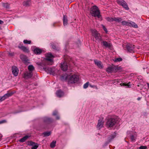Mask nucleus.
<instances>
[{
  "mask_svg": "<svg viewBox=\"0 0 149 149\" xmlns=\"http://www.w3.org/2000/svg\"><path fill=\"white\" fill-rule=\"evenodd\" d=\"M106 19L109 22H112L114 21V17H107L106 18Z\"/></svg>",
  "mask_w": 149,
  "mask_h": 149,
  "instance_id": "2f4dec72",
  "label": "nucleus"
},
{
  "mask_svg": "<svg viewBox=\"0 0 149 149\" xmlns=\"http://www.w3.org/2000/svg\"><path fill=\"white\" fill-rule=\"evenodd\" d=\"M128 26L133 27L135 28H137L138 26L134 22L129 21Z\"/></svg>",
  "mask_w": 149,
  "mask_h": 149,
  "instance_id": "aec40b11",
  "label": "nucleus"
},
{
  "mask_svg": "<svg viewBox=\"0 0 149 149\" xmlns=\"http://www.w3.org/2000/svg\"><path fill=\"white\" fill-rule=\"evenodd\" d=\"M116 120L114 118H111L109 119L107 122V126L111 127L114 125L116 123Z\"/></svg>",
  "mask_w": 149,
  "mask_h": 149,
  "instance_id": "20e7f679",
  "label": "nucleus"
},
{
  "mask_svg": "<svg viewBox=\"0 0 149 149\" xmlns=\"http://www.w3.org/2000/svg\"><path fill=\"white\" fill-rule=\"evenodd\" d=\"M103 118L100 119L98 120V123L97 126V128L99 130L100 129L103 127L104 125V121L103 120Z\"/></svg>",
  "mask_w": 149,
  "mask_h": 149,
  "instance_id": "9b49d317",
  "label": "nucleus"
},
{
  "mask_svg": "<svg viewBox=\"0 0 149 149\" xmlns=\"http://www.w3.org/2000/svg\"><path fill=\"white\" fill-rule=\"evenodd\" d=\"M92 35L94 36L96 40L99 42L102 40L101 37L99 33L95 30H92Z\"/></svg>",
  "mask_w": 149,
  "mask_h": 149,
  "instance_id": "39448f33",
  "label": "nucleus"
},
{
  "mask_svg": "<svg viewBox=\"0 0 149 149\" xmlns=\"http://www.w3.org/2000/svg\"><path fill=\"white\" fill-rule=\"evenodd\" d=\"M18 48L21 49L24 52L28 53L29 52V50L28 48L23 45H19Z\"/></svg>",
  "mask_w": 149,
  "mask_h": 149,
  "instance_id": "2eb2a0df",
  "label": "nucleus"
},
{
  "mask_svg": "<svg viewBox=\"0 0 149 149\" xmlns=\"http://www.w3.org/2000/svg\"><path fill=\"white\" fill-rule=\"evenodd\" d=\"M13 95V93H8L5 94L3 96L1 97L2 98V99L3 101L6 98L12 96Z\"/></svg>",
  "mask_w": 149,
  "mask_h": 149,
  "instance_id": "f3484780",
  "label": "nucleus"
},
{
  "mask_svg": "<svg viewBox=\"0 0 149 149\" xmlns=\"http://www.w3.org/2000/svg\"><path fill=\"white\" fill-rule=\"evenodd\" d=\"M130 139L132 141H134L135 140L136 138L134 137V136L132 135L131 136Z\"/></svg>",
  "mask_w": 149,
  "mask_h": 149,
  "instance_id": "37998d69",
  "label": "nucleus"
},
{
  "mask_svg": "<svg viewBox=\"0 0 149 149\" xmlns=\"http://www.w3.org/2000/svg\"><path fill=\"white\" fill-rule=\"evenodd\" d=\"M2 29L1 28V27L0 26V30H1Z\"/></svg>",
  "mask_w": 149,
  "mask_h": 149,
  "instance_id": "bf43d9fd",
  "label": "nucleus"
},
{
  "mask_svg": "<svg viewBox=\"0 0 149 149\" xmlns=\"http://www.w3.org/2000/svg\"><path fill=\"white\" fill-rule=\"evenodd\" d=\"M61 79L62 81H67L68 83L73 84L76 83L78 81L79 77L76 75L72 76L64 75L61 76Z\"/></svg>",
  "mask_w": 149,
  "mask_h": 149,
  "instance_id": "f257e3e1",
  "label": "nucleus"
},
{
  "mask_svg": "<svg viewBox=\"0 0 149 149\" xmlns=\"http://www.w3.org/2000/svg\"><path fill=\"white\" fill-rule=\"evenodd\" d=\"M61 68L62 70L63 71H66L68 68V65L66 62H64L63 63H61Z\"/></svg>",
  "mask_w": 149,
  "mask_h": 149,
  "instance_id": "4468645a",
  "label": "nucleus"
},
{
  "mask_svg": "<svg viewBox=\"0 0 149 149\" xmlns=\"http://www.w3.org/2000/svg\"><path fill=\"white\" fill-rule=\"evenodd\" d=\"M3 101L2 99V98L1 97H0V102H2Z\"/></svg>",
  "mask_w": 149,
  "mask_h": 149,
  "instance_id": "603ef678",
  "label": "nucleus"
},
{
  "mask_svg": "<svg viewBox=\"0 0 149 149\" xmlns=\"http://www.w3.org/2000/svg\"><path fill=\"white\" fill-rule=\"evenodd\" d=\"M88 84H89V82H87L86 83H85V84H84V86H83L84 88H87L88 86Z\"/></svg>",
  "mask_w": 149,
  "mask_h": 149,
  "instance_id": "79ce46f5",
  "label": "nucleus"
},
{
  "mask_svg": "<svg viewBox=\"0 0 149 149\" xmlns=\"http://www.w3.org/2000/svg\"><path fill=\"white\" fill-rule=\"evenodd\" d=\"M114 81H115L114 82V83L116 82H118V80H114Z\"/></svg>",
  "mask_w": 149,
  "mask_h": 149,
  "instance_id": "6e6d98bb",
  "label": "nucleus"
},
{
  "mask_svg": "<svg viewBox=\"0 0 149 149\" xmlns=\"http://www.w3.org/2000/svg\"><path fill=\"white\" fill-rule=\"evenodd\" d=\"M34 53L36 54H40L42 52L41 49L36 48L34 49L33 50Z\"/></svg>",
  "mask_w": 149,
  "mask_h": 149,
  "instance_id": "393cba45",
  "label": "nucleus"
},
{
  "mask_svg": "<svg viewBox=\"0 0 149 149\" xmlns=\"http://www.w3.org/2000/svg\"><path fill=\"white\" fill-rule=\"evenodd\" d=\"M43 121L44 122L49 124L52 122L53 121V120L52 119L49 117H45L43 118Z\"/></svg>",
  "mask_w": 149,
  "mask_h": 149,
  "instance_id": "dca6fc26",
  "label": "nucleus"
},
{
  "mask_svg": "<svg viewBox=\"0 0 149 149\" xmlns=\"http://www.w3.org/2000/svg\"><path fill=\"white\" fill-rule=\"evenodd\" d=\"M120 85L122 86H127V87H128L129 88H130L131 87L130 84V82H129L127 84H125V83H122L120 84Z\"/></svg>",
  "mask_w": 149,
  "mask_h": 149,
  "instance_id": "7c9ffc66",
  "label": "nucleus"
},
{
  "mask_svg": "<svg viewBox=\"0 0 149 149\" xmlns=\"http://www.w3.org/2000/svg\"><path fill=\"white\" fill-rule=\"evenodd\" d=\"M28 70L29 71L33 72L35 70V68L32 65H30L28 66Z\"/></svg>",
  "mask_w": 149,
  "mask_h": 149,
  "instance_id": "bb28decb",
  "label": "nucleus"
},
{
  "mask_svg": "<svg viewBox=\"0 0 149 149\" xmlns=\"http://www.w3.org/2000/svg\"><path fill=\"white\" fill-rule=\"evenodd\" d=\"M2 135L0 134V139H1L2 137Z\"/></svg>",
  "mask_w": 149,
  "mask_h": 149,
  "instance_id": "13d9d810",
  "label": "nucleus"
},
{
  "mask_svg": "<svg viewBox=\"0 0 149 149\" xmlns=\"http://www.w3.org/2000/svg\"><path fill=\"white\" fill-rule=\"evenodd\" d=\"M147 85L148 86V88H149V83H147Z\"/></svg>",
  "mask_w": 149,
  "mask_h": 149,
  "instance_id": "4d7b16f0",
  "label": "nucleus"
},
{
  "mask_svg": "<svg viewBox=\"0 0 149 149\" xmlns=\"http://www.w3.org/2000/svg\"><path fill=\"white\" fill-rule=\"evenodd\" d=\"M33 75V72L27 71L24 74V77L25 78L27 79L30 78L32 77Z\"/></svg>",
  "mask_w": 149,
  "mask_h": 149,
  "instance_id": "f8f14e48",
  "label": "nucleus"
},
{
  "mask_svg": "<svg viewBox=\"0 0 149 149\" xmlns=\"http://www.w3.org/2000/svg\"><path fill=\"white\" fill-rule=\"evenodd\" d=\"M129 21L128 22L126 21H123L121 22V24L123 25H127L128 26Z\"/></svg>",
  "mask_w": 149,
  "mask_h": 149,
  "instance_id": "f704fd0d",
  "label": "nucleus"
},
{
  "mask_svg": "<svg viewBox=\"0 0 149 149\" xmlns=\"http://www.w3.org/2000/svg\"><path fill=\"white\" fill-rule=\"evenodd\" d=\"M56 94L57 97H61L63 96L64 93L61 90H58L56 92Z\"/></svg>",
  "mask_w": 149,
  "mask_h": 149,
  "instance_id": "6ab92c4d",
  "label": "nucleus"
},
{
  "mask_svg": "<svg viewBox=\"0 0 149 149\" xmlns=\"http://www.w3.org/2000/svg\"><path fill=\"white\" fill-rule=\"evenodd\" d=\"M114 72L120 71L121 70V68L120 67L114 66Z\"/></svg>",
  "mask_w": 149,
  "mask_h": 149,
  "instance_id": "c85d7f7f",
  "label": "nucleus"
},
{
  "mask_svg": "<svg viewBox=\"0 0 149 149\" xmlns=\"http://www.w3.org/2000/svg\"><path fill=\"white\" fill-rule=\"evenodd\" d=\"M20 58L22 62L26 64L28 62V61L29 60L26 56L22 54L20 55Z\"/></svg>",
  "mask_w": 149,
  "mask_h": 149,
  "instance_id": "9d476101",
  "label": "nucleus"
},
{
  "mask_svg": "<svg viewBox=\"0 0 149 149\" xmlns=\"http://www.w3.org/2000/svg\"><path fill=\"white\" fill-rule=\"evenodd\" d=\"M122 20V19L121 17H114V21L116 22L119 23L121 22Z\"/></svg>",
  "mask_w": 149,
  "mask_h": 149,
  "instance_id": "cd10ccee",
  "label": "nucleus"
},
{
  "mask_svg": "<svg viewBox=\"0 0 149 149\" xmlns=\"http://www.w3.org/2000/svg\"><path fill=\"white\" fill-rule=\"evenodd\" d=\"M0 121L1 122V124L3 123H6L7 122L6 120H1Z\"/></svg>",
  "mask_w": 149,
  "mask_h": 149,
  "instance_id": "de8ad7c7",
  "label": "nucleus"
},
{
  "mask_svg": "<svg viewBox=\"0 0 149 149\" xmlns=\"http://www.w3.org/2000/svg\"><path fill=\"white\" fill-rule=\"evenodd\" d=\"M56 141H53L50 144V147L52 148H54L56 146Z\"/></svg>",
  "mask_w": 149,
  "mask_h": 149,
  "instance_id": "473e14b6",
  "label": "nucleus"
},
{
  "mask_svg": "<svg viewBox=\"0 0 149 149\" xmlns=\"http://www.w3.org/2000/svg\"><path fill=\"white\" fill-rule=\"evenodd\" d=\"M3 6L6 8H9V5L8 3H3Z\"/></svg>",
  "mask_w": 149,
  "mask_h": 149,
  "instance_id": "e433bc0d",
  "label": "nucleus"
},
{
  "mask_svg": "<svg viewBox=\"0 0 149 149\" xmlns=\"http://www.w3.org/2000/svg\"><path fill=\"white\" fill-rule=\"evenodd\" d=\"M140 149H146L147 147L146 146H141L139 147Z\"/></svg>",
  "mask_w": 149,
  "mask_h": 149,
  "instance_id": "49530a36",
  "label": "nucleus"
},
{
  "mask_svg": "<svg viewBox=\"0 0 149 149\" xmlns=\"http://www.w3.org/2000/svg\"><path fill=\"white\" fill-rule=\"evenodd\" d=\"M45 59L46 64L51 65L53 62L52 58L54 56L51 53H48L46 54Z\"/></svg>",
  "mask_w": 149,
  "mask_h": 149,
  "instance_id": "7ed1b4c3",
  "label": "nucleus"
},
{
  "mask_svg": "<svg viewBox=\"0 0 149 149\" xmlns=\"http://www.w3.org/2000/svg\"><path fill=\"white\" fill-rule=\"evenodd\" d=\"M32 146L33 147H32L31 149H37L38 146V145L37 143H35V144Z\"/></svg>",
  "mask_w": 149,
  "mask_h": 149,
  "instance_id": "c9c22d12",
  "label": "nucleus"
},
{
  "mask_svg": "<svg viewBox=\"0 0 149 149\" xmlns=\"http://www.w3.org/2000/svg\"><path fill=\"white\" fill-rule=\"evenodd\" d=\"M116 132H115L108 138V141L109 142L111 141L116 136Z\"/></svg>",
  "mask_w": 149,
  "mask_h": 149,
  "instance_id": "4be33fe9",
  "label": "nucleus"
},
{
  "mask_svg": "<svg viewBox=\"0 0 149 149\" xmlns=\"http://www.w3.org/2000/svg\"><path fill=\"white\" fill-rule=\"evenodd\" d=\"M37 64L39 66V67L40 68H42V67L43 69H45L43 67V66L44 65V64L42 63H37Z\"/></svg>",
  "mask_w": 149,
  "mask_h": 149,
  "instance_id": "4c0bfd02",
  "label": "nucleus"
},
{
  "mask_svg": "<svg viewBox=\"0 0 149 149\" xmlns=\"http://www.w3.org/2000/svg\"><path fill=\"white\" fill-rule=\"evenodd\" d=\"M8 56H14L15 55V53L13 52H8Z\"/></svg>",
  "mask_w": 149,
  "mask_h": 149,
  "instance_id": "ea45409f",
  "label": "nucleus"
},
{
  "mask_svg": "<svg viewBox=\"0 0 149 149\" xmlns=\"http://www.w3.org/2000/svg\"><path fill=\"white\" fill-rule=\"evenodd\" d=\"M102 43L103 46L109 48H110L112 46L111 43H108L106 41H103Z\"/></svg>",
  "mask_w": 149,
  "mask_h": 149,
  "instance_id": "a211bd4d",
  "label": "nucleus"
},
{
  "mask_svg": "<svg viewBox=\"0 0 149 149\" xmlns=\"http://www.w3.org/2000/svg\"><path fill=\"white\" fill-rule=\"evenodd\" d=\"M29 137L28 136L26 135L23 137L21 139L19 140V141L20 142L23 143L26 141Z\"/></svg>",
  "mask_w": 149,
  "mask_h": 149,
  "instance_id": "a878e982",
  "label": "nucleus"
},
{
  "mask_svg": "<svg viewBox=\"0 0 149 149\" xmlns=\"http://www.w3.org/2000/svg\"><path fill=\"white\" fill-rule=\"evenodd\" d=\"M52 47L53 49H56V46L54 45H53L52 46Z\"/></svg>",
  "mask_w": 149,
  "mask_h": 149,
  "instance_id": "09e8293b",
  "label": "nucleus"
},
{
  "mask_svg": "<svg viewBox=\"0 0 149 149\" xmlns=\"http://www.w3.org/2000/svg\"><path fill=\"white\" fill-rule=\"evenodd\" d=\"M45 70L47 71L48 73H49L50 74L54 75L56 74L58 70L57 69H55L51 68H45Z\"/></svg>",
  "mask_w": 149,
  "mask_h": 149,
  "instance_id": "0eeeda50",
  "label": "nucleus"
},
{
  "mask_svg": "<svg viewBox=\"0 0 149 149\" xmlns=\"http://www.w3.org/2000/svg\"><path fill=\"white\" fill-rule=\"evenodd\" d=\"M122 60V59L121 58H116L114 60V61L117 62L118 61H120Z\"/></svg>",
  "mask_w": 149,
  "mask_h": 149,
  "instance_id": "a19ab883",
  "label": "nucleus"
},
{
  "mask_svg": "<svg viewBox=\"0 0 149 149\" xmlns=\"http://www.w3.org/2000/svg\"><path fill=\"white\" fill-rule=\"evenodd\" d=\"M114 66L109 67L106 69V71L109 73L114 72Z\"/></svg>",
  "mask_w": 149,
  "mask_h": 149,
  "instance_id": "5701e85b",
  "label": "nucleus"
},
{
  "mask_svg": "<svg viewBox=\"0 0 149 149\" xmlns=\"http://www.w3.org/2000/svg\"><path fill=\"white\" fill-rule=\"evenodd\" d=\"M3 23V22L0 19V24H2Z\"/></svg>",
  "mask_w": 149,
  "mask_h": 149,
  "instance_id": "3c124183",
  "label": "nucleus"
},
{
  "mask_svg": "<svg viewBox=\"0 0 149 149\" xmlns=\"http://www.w3.org/2000/svg\"><path fill=\"white\" fill-rule=\"evenodd\" d=\"M56 119L57 120H59L60 119V117L58 116L57 115L56 116Z\"/></svg>",
  "mask_w": 149,
  "mask_h": 149,
  "instance_id": "8fccbe9b",
  "label": "nucleus"
},
{
  "mask_svg": "<svg viewBox=\"0 0 149 149\" xmlns=\"http://www.w3.org/2000/svg\"><path fill=\"white\" fill-rule=\"evenodd\" d=\"M117 2L118 4L122 6L126 10H129V8L127 3L125 1L123 0H117Z\"/></svg>",
  "mask_w": 149,
  "mask_h": 149,
  "instance_id": "423d86ee",
  "label": "nucleus"
},
{
  "mask_svg": "<svg viewBox=\"0 0 149 149\" xmlns=\"http://www.w3.org/2000/svg\"><path fill=\"white\" fill-rule=\"evenodd\" d=\"M42 134L44 135V137L48 136L51 135V132L50 131L44 132Z\"/></svg>",
  "mask_w": 149,
  "mask_h": 149,
  "instance_id": "c756f323",
  "label": "nucleus"
},
{
  "mask_svg": "<svg viewBox=\"0 0 149 149\" xmlns=\"http://www.w3.org/2000/svg\"><path fill=\"white\" fill-rule=\"evenodd\" d=\"M94 62L95 64L97 65L99 68L102 69L103 68V66L101 61H97V60H94Z\"/></svg>",
  "mask_w": 149,
  "mask_h": 149,
  "instance_id": "ddd939ff",
  "label": "nucleus"
},
{
  "mask_svg": "<svg viewBox=\"0 0 149 149\" xmlns=\"http://www.w3.org/2000/svg\"><path fill=\"white\" fill-rule=\"evenodd\" d=\"M35 144V142L31 141H28L27 142V144L29 146H33V145Z\"/></svg>",
  "mask_w": 149,
  "mask_h": 149,
  "instance_id": "72a5a7b5",
  "label": "nucleus"
},
{
  "mask_svg": "<svg viewBox=\"0 0 149 149\" xmlns=\"http://www.w3.org/2000/svg\"><path fill=\"white\" fill-rule=\"evenodd\" d=\"M12 72L15 76H17L18 74L19 70L18 68L15 66H13L12 68Z\"/></svg>",
  "mask_w": 149,
  "mask_h": 149,
  "instance_id": "1a4fd4ad",
  "label": "nucleus"
},
{
  "mask_svg": "<svg viewBox=\"0 0 149 149\" xmlns=\"http://www.w3.org/2000/svg\"><path fill=\"white\" fill-rule=\"evenodd\" d=\"M63 22L64 26L67 25L68 24L67 16L65 15H63Z\"/></svg>",
  "mask_w": 149,
  "mask_h": 149,
  "instance_id": "412c9836",
  "label": "nucleus"
},
{
  "mask_svg": "<svg viewBox=\"0 0 149 149\" xmlns=\"http://www.w3.org/2000/svg\"><path fill=\"white\" fill-rule=\"evenodd\" d=\"M30 4V0H27L26 1H24L23 3V5L26 7H28L29 6Z\"/></svg>",
  "mask_w": 149,
  "mask_h": 149,
  "instance_id": "b1692460",
  "label": "nucleus"
},
{
  "mask_svg": "<svg viewBox=\"0 0 149 149\" xmlns=\"http://www.w3.org/2000/svg\"><path fill=\"white\" fill-rule=\"evenodd\" d=\"M102 28L104 29V30L105 31L106 33H107V31L106 28L105 27V26L104 25H102Z\"/></svg>",
  "mask_w": 149,
  "mask_h": 149,
  "instance_id": "c03bdc74",
  "label": "nucleus"
},
{
  "mask_svg": "<svg viewBox=\"0 0 149 149\" xmlns=\"http://www.w3.org/2000/svg\"><path fill=\"white\" fill-rule=\"evenodd\" d=\"M57 114H58L57 111H54L53 112V114H52V115L53 116H56V115H57Z\"/></svg>",
  "mask_w": 149,
  "mask_h": 149,
  "instance_id": "a18cd8bd",
  "label": "nucleus"
},
{
  "mask_svg": "<svg viewBox=\"0 0 149 149\" xmlns=\"http://www.w3.org/2000/svg\"><path fill=\"white\" fill-rule=\"evenodd\" d=\"M20 112V111H18L14 112L13 113H19Z\"/></svg>",
  "mask_w": 149,
  "mask_h": 149,
  "instance_id": "5fc2aeb1",
  "label": "nucleus"
},
{
  "mask_svg": "<svg viewBox=\"0 0 149 149\" xmlns=\"http://www.w3.org/2000/svg\"><path fill=\"white\" fill-rule=\"evenodd\" d=\"M134 45L132 44H128L126 46L127 49L129 52L131 53L134 52Z\"/></svg>",
  "mask_w": 149,
  "mask_h": 149,
  "instance_id": "6e6552de",
  "label": "nucleus"
},
{
  "mask_svg": "<svg viewBox=\"0 0 149 149\" xmlns=\"http://www.w3.org/2000/svg\"><path fill=\"white\" fill-rule=\"evenodd\" d=\"M141 97H139L137 98V100H141Z\"/></svg>",
  "mask_w": 149,
  "mask_h": 149,
  "instance_id": "864d4df0",
  "label": "nucleus"
},
{
  "mask_svg": "<svg viewBox=\"0 0 149 149\" xmlns=\"http://www.w3.org/2000/svg\"><path fill=\"white\" fill-rule=\"evenodd\" d=\"M90 12L92 16L95 17L100 18L101 17L100 11L97 7L95 6H93L91 8Z\"/></svg>",
  "mask_w": 149,
  "mask_h": 149,
  "instance_id": "f03ea898",
  "label": "nucleus"
},
{
  "mask_svg": "<svg viewBox=\"0 0 149 149\" xmlns=\"http://www.w3.org/2000/svg\"><path fill=\"white\" fill-rule=\"evenodd\" d=\"M23 42L25 44H31V40H24Z\"/></svg>",
  "mask_w": 149,
  "mask_h": 149,
  "instance_id": "58836bf2",
  "label": "nucleus"
}]
</instances>
